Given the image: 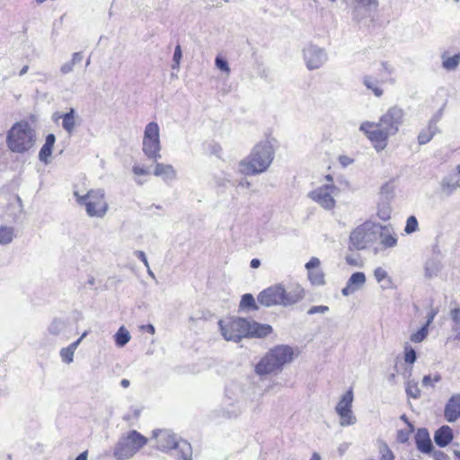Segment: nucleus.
<instances>
[{
  "mask_svg": "<svg viewBox=\"0 0 460 460\" xmlns=\"http://www.w3.org/2000/svg\"><path fill=\"white\" fill-rule=\"evenodd\" d=\"M404 111L398 106L390 107L380 118L378 122L364 121L359 130L364 133L376 151L381 152L388 146L390 136L398 133L403 122Z\"/></svg>",
  "mask_w": 460,
  "mask_h": 460,
  "instance_id": "f257e3e1",
  "label": "nucleus"
},
{
  "mask_svg": "<svg viewBox=\"0 0 460 460\" xmlns=\"http://www.w3.org/2000/svg\"><path fill=\"white\" fill-rule=\"evenodd\" d=\"M274 151L270 142L256 145L247 161L240 163V171L246 175L263 172L273 160Z\"/></svg>",
  "mask_w": 460,
  "mask_h": 460,
  "instance_id": "f03ea898",
  "label": "nucleus"
},
{
  "mask_svg": "<svg viewBox=\"0 0 460 460\" xmlns=\"http://www.w3.org/2000/svg\"><path fill=\"white\" fill-rule=\"evenodd\" d=\"M156 440V447L163 452L173 451V455L181 460H191L192 447L190 444L168 429H159L153 432Z\"/></svg>",
  "mask_w": 460,
  "mask_h": 460,
  "instance_id": "7ed1b4c3",
  "label": "nucleus"
},
{
  "mask_svg": "<svg viewBox=\"0 0 460 460\" xmlns=\"http://www.w3.org/2000/svg\"><path fill=\"white\" fill-rule=\"evenodd\" d=\"M35 141L34 130L28 123L17 122L8 131L6 143L13 153L22 154L32 147Z\"/></svg>",
  "mask_w": 460,
  "mask_h": 460,
  "instance_id": "20e7f679",
  "label": "nucleus"
},
{
  "mask_svg": "<svg viewBox=\"0 0 460 460\" xmlns=\"http://www.w3.org/2000/svg\"><path fill=\"white\" fill-rule=\"evenodd\" d=\"M74 196L79 205L85 206V210L89 217L102 218L106 215L109 206L105 200L103 190H91L85 195H80L75 190L74 191Z\"/></svg>",
  "mask_w": 460,
  "mask_h": 460,
  "instance_id": "39448f33",
  "label": "nucleus"
},
{
  "mask_svg": "<svg viewBox=\"0 0 460 460\" xmlns=\"http://www.w3.org/2000/svg\"><path fill=\"white\" fill-rule=\"evenodd\" d=\"M147 443V438L137 430H131L119 438L113 450V456L117 460H126L133 457L137 451Z\"/></svg>",
  "mask_w": 460,
  "mask_h": 460,
  "instance_id": "423d86ee",
  "label": "nucleus"
},
{
  "mask_svg": "<svg viewBox=\"0 0 460 460\" xmlns=\"http://www.w3.org/2000/svg\"><path fill=\"white\" fill-rule=\"evenodd\" d=\"M288 361V346L279 345L271 349L255 366L260 376L271 374L282 368Z\"/></svg>",
  "mask_w": 460,
  "mask_h": 460,
  "instance_id": "0eeeda50",
  "label": "nucleus"
},
{
  "mask_svg": "<svg viewBox=\"0 0 460 460\" xmlns=\"http://www.w3.org/2000/svg\"><path fill=\"white\" fill-rule=\"evenodd\" d=\"M378 233V224L371 221H366L354 228L349 237V249L354 250H364L368 245L372 244Z\"/></svg>",
  "mask_w": 460,
  "mask_h": 460,
  "instance_id": "6e6552de",
  "label": "nucleus"
},
{
  "mask_svg": "<svg viewBox=\"0 0 460 460\" xmlns=\"http://www.w3.org/2000/svg\"><path fill=\"white\" fill-rule=\"evenodd\" d=\"M222 336L226 341L239 342L247 337L249 320L243 317H229L218 322Z\"/></svg>",
  "mask_w": 460,
  "mask_h": 460,
  "instance_id": "1a4fd4ad",
  "label": "nucleus"
},
{
  "mask_svg": "<svg viewBox=\"0 0 460 460\" xmlns=\"http://www.w3.org/2000/svg\"><path fill=\"white\" fill-rule=\"evenodd\" d=\"M161 148L159 125L154 121L149 122L144 130L142 151L149 160L156 162L162 157Z\"/></svg>",
  "mask_w": 460,
  "mask_h": 460,
  "instance_id": "9d476101",
  "label": "nucleus"
},
{
  "mask_svg": "<svg viewBox=\"0 0 460 460\" xmlns=\"http://www.w3.org/2000/svg\"><path fill=\"white\" fill-rule=\"evenodd\" d=\"M257 301L265 307L285 306L288 304V293L284 285L275 284L261 291L257 296Z\"/></svg>",
  "mask_w": 460,
  "mask_h": 460,
  "instance_id": "9b49d317",
  "label": "nucleus"
},
{
  "mask_svg": "<svg viewBox=\"0 0 460 460\" xmlns=\"http://www.w3.org/2000/svg\"><path fill=\"white\" fill-rule=\"evenodd\" d=\"M391 75L390 66L387 63H382L375 75L364 76L363 84L375 96L381 97L384 94L382 85L389 81Z\"/></svg>",
  "mask_w": 460,
  "mask_h": 460,
  "instance_id": "f8f14e48",
  "label": "nucleus"
},
{
  "mask_svg": "<svg viewBox=\"0 0 460 460\" xmlns=\"http://www.w3.org/2000/svg\"><path fill=\"white\" fill-rule=\"evenodd\" d=\"M353 399V391L349 389L341 396L335 407L341 426H349L356 421V418L352 412Z\"/></svg>",
  "mask_w": 460,
  "mask_h": 460,
  "instance_id": "ddd939ff",
  "label": "nucleus"
},
{
  "mask_svg": "<svg viewBox=\"0 0 460 460\" xmlns=\"http://www.w3.org/2000/svg\"><path fill=\"white\" fill-rule=\"evenodd\" d=\"M333 184H325L310 192V197L327 209H332L335 206V200L332 194L336 190Z\"/></svg>",
  "mask_w": 460,
  "mask_h": 460,
  "instance_id": "4468645a",
  "label": "nucleus"
},
{
  "mask_svg": "<svg viewBox=\"0 0 460 460\" xmlns=\"http://www.w3.org/2000/svg\"><path fill=\"white\" fill-rule=\"evenodd\" d=\"M304 58L309 69H316L325 62L326 55L322 49L308 46L304 49Z\"/></svg>",
  "mask_w": 460,
  "mask_h": 460,
  "instance_id": "2eb2a0df",
  "label": "nucleus"
},
{
  "mask_svg": "<svg viewBox=\"0 0 460 460\" xmlns=\"http://www.w3.org/2000/svg\"><path fill=\"white\" fill-rule=\"evenodd\" d=\"M320 260L316 257H312L305 264V268L308 271V279L314 286H321L325 283V276L320 268Z\"/></svg>",
  "mask_w": 460,
  "mask_h": 460,
  "instance_id": "dca6fc26",
  "label": "nucleus"
},
{
  "mask_svg": "<svg viewBox=\"0 0 460 460\" xmlns=\"http://www.w3.org/2000/svg\"><path fill=\"white\" fill-rule=\"evenodd\" d=\"M444 416L448 422H454L460 418V394H455L448 400Z\"/></svg>",
  "mask_w": 460,
  "mask_h": 460,
  "instance_id": "f3484780",
  "label": "nucleus"
},
{
  "mask_svg": "<svg viewBox=\"0 0 460 460\" xmlns=\"http://www.w3.org/2000/svg\"><path fill=\"white\" fill-rule=\"evenodd\" d=\"M248 333L246 338H265L270 335L273 329L271 325L267 323H260L252 320H249Z\"/></svg>",
  "mask_w": 460,
  "mask_h": 460,
  "instance_id": "a211bd4d",
  "label": "nucleus"
},
{
  "mask_svg": "<svg viewBox=\"0 0 460 460\" xmlns=\"http://www.w3.org/2000/svg\"><path fill=\"white\" fill-rule=\"evenodd\" d=\"M378 233L384 248H393L397 244V236L390 226L378 225Z\"/></svg>",
  "mask_w": 460,
  "mask_h": 460,
  "instance_id": "6ab92c4d",
  "label": "nucleus"
},
{
  "mask_svg": "<svg viewBox=\"0 0 460 460\" xmlns=\"http://www.w3.org/2000/svg\"><path fill=\"white\" fill-rule=\"evenodd\" d=\"M154 163V175L161 177L164 181L176 180L177 172L172 164H164L157 161Z\"/></svg>",
  "mask_w": 460,
  "mask_h": 460,
  "instance_id": "aec40b11",
  "label": "nucleus"
},
{
  "mask_svg": "<svg viewBox=\"0 0 460 460\" xmlns=\"http://www.w3.org/2000/svg\"><path fill=\"white\" fill-rule=\"evenodd\" d=\"M416 445L420 451L430 453L433 449L429 435L425 429H418L415 436Z\"/></svg>",
  "mask_w": 460,
  "mask_h": 460,
  "instance_id": "412c9836",
  "label": "nucleus"
},
{
  "mask_svg": "<svg viewBox=\"0 0 460 460\" xmlns=\"http://www.w3.org/2000/svg\"><path fill=\"white\" fill-rule=\"evenodd\" d=\"M366 282V276L363 272L353 273L348 282L347 286L342 289V294L348 296L354 292L357 288L361 287Z\"/></svg>",
  "mask_w": 460,
  "mask_h": 460,
  "instance_id": "4be33fe9",
  "label": "nucleus"
},
{
  "mask_svg": "<svg viewBox=\"0 0 460 460\" xmlns=\"http://www.w3.org/2000/svg\"><path fill=\"white\" fill-rule=\"evenodd\" d=\"M437 132L436 121L430 120L428 125L421 128L418 134L417 140L419 145L422 146L429 143Z\"/></svg>",
  "mask_w": 460,
  "mask_h": 460,
  "instance_id": "5701e85b",
  "label": "nucleus"
},
{
  "mask_svg": "<svg viewBox=\"0 0 460 460\" xmlns=\"http://www.w3.org/2000/svg\"><path fill=\"white\" fill-rule=\"evenodd\" d=\"M453 439L452 429L448 426L439 428L434 436V440L438 447L447 446Z\"/></svg>",
  "mask_w": 460,
  "mask_h": 460,
  "instance_id": "b1692460",
  "label": "nucleus"
},
{
  "mask_svg": "<svg viewBox=\"0 0 460 460\" xmlns=\"http://www.w3.org/2000/svg\"><path fill=\"white\" fill-rule=\"evenodd\" d=\"M67 327V323L65 320L55 318L49 324L47 331L49 335L59 337L65 336Z\"/></svg>",
  "mask_w": 460,
  "mask_h": 460,
  "instance_id": "393cba45",
  "label": "nucleus"
},
{
  "mask_svg": "<svg viewBox=\"0 0 460 460\" xmlns=\"http://www.w3.org/2000/svg\"><path fill=\"white\" fill-rule=\"evenodd\" d=\"M62 127L66 132L72 134L75 128V111L71 108L68 112L60 116Z\"/></svg>",
  "mask_w": 460,
  "mask_h": 460,
  "instance_id": "a878e982",
  "label": "nucleus"
},
{
  "mask_svg": "<svg viewBox=\"0 0 460 460\" xmlns=\"http://www.w3.org/2000/svg\"><path fill=\"white\" fill-rule=\"evenodd\" d=\"M401 419H402L403 421H405V423L407 424V426H406V428L402 429H400V430H398V431H397V434H396V440H397V442L403 444V443H406V442L410 439V438H411V436L412 432L414 431V427H413V425H412V424L408 420V419H407V417H406L405 415H402V416L401 417Z\"/></svg>",
  "mask_w": 460,
  "mask_h": 460,
  "instance_id": "bb28decb",
  "label": "nucleus"
},
{
  "mask_svg": "<svg viewBox=\"0 0 460 460\" xmlns=\"http://www.w3.org/2000/svg\"><path fill=\"white\" fill-rule=\"evenodd\" d=\"M240 309L247 310V311H258L259 305L256 303L253 296L250 293L243 295L240 305Z\"/></svg>",
  "mask_w": 460,
  "mask_h": 460,
  "instance_id": "cd10ccee",
  "label": "nucleus"
},
{
  "mask_svg": "<svg viewBox=\"0 0 460 460\" xmlns=\"http://www.w3.org/2000/svg\"><path fill=\"white\" fill-rule=\"evenodd\" d=\"M130 333L124 327L121 326L114 335L115 343L118 347H124L130 341Z\"/></svg>",
  "mask_w": 460,
  "mask_h": 460,
  "instance_id": "c85d7f7f",
  "label": "nucleus"
},
{
  "mask_svg": "<svg viewBox=\"0 0 460 460\" xmlns=\"http://www.w3.org/2000/svg\"><path fill=\"white\" fill-rule=\"evenodd\" d=\"M442 66L447 70H455L460 63V53L455 54L452 57H447L446 54L442 56Z\"/></svg>",
  "mask_w": 460,
  "mask_h": 460,
  "instance_id": "c756f323",
  "label": "nucleus"
},
{
  "mask_svg": "<svg viewBox=\"0 0 460 460\" xmlns=\"http://www.w3.org/2000/svg\"><path fill=\"white\" fill-rule=\"evenodd\" d=\"M13 239V229L12 227H0V245L10 243Z\"/></svg>",
  "mask_w": 460,
  "mask_h": 460,
  "instance_id": "7c9ffc66",
  "label": "nucleus"
},
{
  "mask_svg": "<svg viewBox=\"0 0 460 460\" xmlns=\"http://www.w3.org/2000/svg\"><path fill=\"white\" fill-rule=\"evenodd\" d=\"M450 316L454 323L453 331L456 332V339L460 340V308L451 310Z\"/></svg>",
  "mask_w": 460,
  "mask_h": 460,
  "instance_id": "2f4dec72",
  "label": "nucleus"
},
{
  "mask_svg": "<svg viewBox=\"0 0 460 460\" xmlns=\"http://www.w3.org/2000/svg\"><path fill=\"white\" fill-rule=\"evenodd\" d=\"M53 146L44 143V145L41 146L40 153H39V159L44 163L45 164H48L49 163V157L52 154Z\"/></svg>",
  "mask_w": 460,
  "mask_h": 460,
  "instance_id": "473e14b6",
  "label": "nucleus"
},
{
  "mask_svg": "<svg viewBox=\"0 0 460 460\" xmlns=\"http://www.w3.org/2000/svg\"><path fill=\"white\" fill-rule=\"evenodd\" d=\"M429 334V328L427 325H423L419 331L412 333L410 337L411 342L420 343L423 341Z\"/></svg>",
  "mask_w": 460,
  "mask_h": 460,
  "instance_id": "72a5a7b5",
  "label": "nucleus"
},
{
  "mask_svg": "<svg viewBox=\"0 0 460 460\" xmlns=\"http://www.w3.org/2000/svg\"><path fill=\"white\" fill-rule=\"evenodd\" d=\"M419 228V223L417 218L414 216H411L406 220V226L404 228V232L406 234H412L416 232Z\"/></svg>",
  "mask_w": 460,
  "mask_h": 460,
  "instance_id": "f704fd0d",
  "label": "nucleus"
},
{
  "mask_svg": "<svg viewBox=\"0 0 460 460\" xmlns=\"http://www.w3.org/2000/svg\"><path fill=\"white\" fill-rule=\"evenodd\" d=\"M403 358H404V361L405 363L407 364H413L416 360V352L415 350L409 345H406L404 347V351H403Z\"/></svg>",
  "mask_w": 460,
  "mask_h": 460,
  "instance_id": "c9c22d12",
  "label": "nucleus"
},
{
  "mask_svg": "<svg viewBox=\"0 0 460 460\" xmlns=\"http://www.w3.org/2000/svg\"><path fill=\"white\" fill-rule=\"evenodd\" d=\"M59 354L64 363L70 364L74 361L75 353L68 347L62 348Z\"/></svg>",
  "mask_w": 460,
  "mask_h": 460,
  "instance_id": "e433bc0d",
  "label": "nucleus"
},
{
  "mask_svg": "<svg viewBox=\"0 0 460 460\" xmlns=\"http://www.w3.org/2000/svg\"><path fill=\"white\" fill-rule=\"evenodd\" d=\"M215 65L220 71L225 72L227 75L230 73V67L227 60L222 58L221 56L216 57Z\"/></svg>",
  "mask_w": 460,
  "mask_h": 460,
  "instance_id": "4c0bfd02",
  "label": "nucleus"
},
{
  "mask_svg": "<svg viewBox=\"0 0 460 460\" xmlns=\"http://www.w3.org/2000/svg\"><path fill=\"white\" fill-rule=\"evenodd\" d=\"M406 392L407 394L412 398H418L420 396V390L416 383H408Z\"/></svg>",
  "mask_w": 460,
  "mask_h": 460,
  "instance_id": "58836bf2",
  "label": "nucleus"
},
{
  "mask_svg": "<svg viewBox=\"0 0 460 460\" xmlns=\"http://www.w3.org/2000/svg\"><path fill=\"white\" fill-rule=\"evenodd\" d=\"M182 54H181V49L180 45H177L174 49L172 61L173 64L172 65V69H178L180 66V62L181 59Z\"/></svg>",
  "mask_w": 460,
  "mask_h": 460,
  "instance_id": "ea45409f",
  "label": "nucleus"
},
{
  "mask_svg": "<svg viewBox=\"0 0 460 460\" xmlns=\"http://www.w3.org/2000/svg\"><path fill=\"white\" fill-rule=\"evenodd\" d=\"M377 216L383 220H388L391 217V208L388 206L379 207Z\"/></svg>",
  "mask_w": 460,
  "mask_h": 460,
  "instance_id": "a19ab883",
  "label": "nucleus"
},
{
  "mask_svg": "<svg viewBox=\"0 0 460 460\" xmlns=\"http://www.w3.org/2000/svg\"><path fill=\"white\" fill-rule=\"evenodd\" d=\"M345 261L347 264L352 267H361L363 264L359 257H355L352 255L346 256Z\"/></svg>",
  "mask_w": 460,
  "mask_h": 460,
  "instance_id": "79ce46f5",
  "label": "nucleus"
},
{
  "mask_svg": "<svg viewBox=\"0 0 460 460\" xmlns=\"http://www.w3.org/2000/svg\"><path fill=\"white\" fill-rule=\"evenodd\" d=\"M381 459L382 460H394V453L391 451V449L385 445L381 450Z\"/></svg>",
  "mask_w": 460,
  "mask_h": 460,
  "instance_id": "37998d69",
  "label": "nucleus"
},
{
  "mask_svg": "<svg viewBox=\"0 0 460 460\" xmlns=\"http://www.w3.org/2000/svg\"><path fill=\"white\" fill-rule=\"evenodd\" d=\"M374 275L377 282H381L387 278V272L380 267L375 270Z\"/></svg>",
  "mask_w": 460,
  "mask_h": 460,
  "instance_id": "c03bdc74",
  "label": "nucleus"
},
{
  "mask_svg": "<svg viewBox=\"0 0 460 460\" xmlns=\"http://www.w3.org/2000/svg\"><path fill=\"white\" fill-rule=\"evenodd\" d=\"M358 4L361 7L371 8L376 7L378 4L377 0H356Z\"/></svg>",
  "mask_w": 460,
  "mask_h": 460,
  "instance_id": "a18cd8bd",
  "label": "nucleus"
},
{
  "mask_svg": "<svg viewBox=\"0 0 460 460\" xmlns=\"http://www.w3.org/2000/svg\"><path fill=\"white\" fill-rule=\"evenodd\" d=\"M74 64L69 61V62H66L65 64H63L60 67V72L63 74V75H66V74H69L71 73L73 70H74Z\"/></svg>",
  "mask_w": 460,
  "mask_h": 460,
  "instance_id": "49530a36",
  "label": "nucleus"
},
{
  "mask_svg": "<svg viewBox=\"0 0 460 460\" xmlns=\"http://www.w3.org/2000/svg\"><path fill=\"white\" fill-rule=\"evenodd\" d=\"M328 307L324 305H319V306H313L308 310V314H323L328 311Z\"/></svg>",
  "mask_w": 460,
  "mask_h": 460,
  "instance_id": "de8ad7c7",
  "label": "nucleus"
},
{
  "mask_svg": "<svg viewBox=\"0 0 460 460\" xmlns=\"http://www.w3.org/2000/svg\"><path fill=\"white\" fill-rule=\"evenodd\" d=\"M87 335V332H84L79 339L75 341L72 342L69 346H67L74 353L75 349L78 348L79 344L82 342L83 339Z\"/></svg>",
  "mask_w": 460,
  "mask_h": 460,
  "instance_id": "09e8293b",
  "label": "nucleus"
},
{
  "mask_svg": "<svg viewBox=\"0 0 460 460\" xmlns=\"http://www.w3.org/2000/svg\"><path fill=\"white\" fill-rule=\"evenodd\" d=\"M87 335V332H84L79 339L75 341L72 342L69 346H67L74 353L75 349L78 348L79 344L82 342L83 339Z\"/></svg>",
  "mask_w": 460,
  "mask_h": 460,
  "instance_id": "8fccbe9b",
  "label": "nucleus"
},
{
  "mask_svg": "<svg viewBox=\"0 0 460 460\" xmlns=\"http://www.w3.org/2000/svg\"><path fill=\"white\" fill-rule=\"evenodd\" d=\"M133 172L136 174V175H146L149 173V172L147 171V169L142 167V166H138V165H135L133 166V169H132Z\"/></svg>",
  "mask_w": 460,
  "mask_h": 460,
  "instance_id": "3c124183",
  "label": "nucleus"
},
{
  "mask_svg": "<svg viewBox=\"0 0 460 460\" xmlns=\"http://www.w3.org/2000/svg\"><path fill=\"white\" fill-rule=\"evenodd\" d=\"M135 255L145 264L146 268H148V261L146 256V253L143 251H136Z\"/></svg>",
  "mask_w": 460,
  "mask_h": 460,
  "instance_id": "603ef678",
  "label": "nucleus"
},
{
  "mask_svg": "<svg viewBox=\"0 0 460 460\" xmlns=\"http://www.w3.org/2000/svg\"><path fill=\"white\" fill-rule=\"evenodd\" d=\"M436 271H437V267H436V265H435V264H431V266H430V267H429V266H428V267L426 268L425 276H426L427 278H431V277H433L434 275H436V274H437V272H436Z\"/></svg>",
  "mask_w": 460,
  "mask_h": 460,
  "instance_id": "864d4df0",
  "label": "nucleus"
},
{
  "mask_svg": "<svg viewBox=\"0 0 460 460\" xmlns=\"http://www.w3.org/2000/svg\"><path fill=\"white\" fill-rule=\"evenodd\" d=\"M438 314V311L435 310V309H431L428 314V319H427V322L424 325H427V328H429V326L431 324V323L433 322L436 314Z\"/></svg>",
  "mask_w": 460,
  "mask_h": 460,
  "instance_id": "5fc2aeb1",
  "label": "nucleus"
},
{
  "mask_svg": "<svg viewBox=\"0 0 460 460\" xmlns=\"http://www.w3.org/2000/svg\"><path fill=\"white\" fill-rule=\"evenodd\" d=\"M339 161L342 164V166H347V165L352 164L353 159L347 155H341L339 157Z\"/></svg>",
  "mask_w": 460,
  "mask_h": 460,
  "instance_id": "6e6d98bb",
  "label": "nucleus"
},
{
  "mask_svg": "<svg viewBox=\"0 0 460 460\" xmlns=\"http://www.w3.org/2000/svg\"><path fill=\"white\" fill-rule=\"evenodd\" d=\"M83 60V54L81 52H75L72 56L71 62L74 65L80 63Z\"/></svg>",
  "mask_w": 460,
  "mask_h": 460,
  "instance_id": "4d7b16f0",
  "label": "nucleus"
},
{
  "mask_svg": "<svg viewBox=\"0 0 460 460\" xmlns=\"http://www.w3.org/2000/svg\"><path fill=\"white\" fill-rule=\"evenodd\" d=\"M55 142H56V137L54 134L50 133L46 137L45 143L54 146Z\"/></svg>",
  "mask_w": 460,
  "mask_h": 460,
  "instance_id": "13d9d810",
  "label": "nucleus"
},
{
  "mask_svg": "<svg viewBox=\"0 0 460 460\" xmlns=\"http://www.w3.org/2000/svg\"><path fill=\"white\" fill-rule=\"evenodd\" d=\"M250 266L252 269H257V268H259L261 266V261L259 259H257V258H254V259H252L251 261Z\"/></svg>",
  "mask_w": 460,
  "mask_h": 460,
  "instance_id": "bf43d9fd",
  "label": "nucleus"
},
{
  "mask_svg": "<svg viewBox=\"0 0 460 460\" xmlns=\"http://www.w3.org/2000/svg\"><path fill=\"white\" fill-rule=\"evenodd\" d=\"M241 412V410L239 407L237 408H234L231 412L230 411H227V414H228V417L232 418V417H236L240 414Z\"/></svg>",
  "mask_w": 460,
  "mask_h": 460,
  "instance_id": "052dcab7",
  "label": "nucleus"
},
{
  "mask_svg": "<svg viewBox=\"0 0 460 460\" xmlns=\"http://www.w3.org/2000/svg\"><path fill=\"white\" fill-rule=\"evenodd\" d=\"M143 328L145 330H146V332H148L151 334H154L155 332V329L154 325H152V324H146V325L143 326Z\"/></svg>",
  "mask_w": 460,
  "mask_h": 460,
  "instance_id": "680f3d73",
  "label": "nucleus"
},
{
  "mask_svg": "<svg viewBox=\"0 0 460 460\" xmlns=\"http://www.w3.org/2000/svg\"><path fill=\"white\" fill-rule=\"evenodd\" d=\"M251 184H252V182L248 180L241 181L239 183L240 186H242L243 188H247V189L250 188Z\"/></svg>",
  "mask_w": 460,
  "mask_h": 460,
  "instance_id": "e2e57ef3",
  "label": "nucleus"
},
{
  "mask_svg": "<svg viewBox=\"0 0 460 460\" xmlns=\"http://www.w3.org/2000/svg\"><path fill=\"white\" fill-rule=\"evenodd\" d=\"M87 456H88L87 451H84L75 460H87Z\"/></svg>",
  "mask_w": 460,
  "mask_h": 460,
  "instance_id": "0e129e2a",
  "label": "nucleus"
},
{
  "mask_svg": "<svg viewBox=\"0 0 460 460\" xmlns=\"http://www.w3.org/2000/svg\"><path fill=\"white\" fill-rule=\"evenodd\" d=\"M129 384H130V382H129V380H128V379H122V380L120 381V385H121V386H122V387H124V388L128 387V386H129Z\"/></svg>",
  "mask_w": 460,
  "mask_h": 460,
  "instance_id": "69168bd1",
  "label": "nucleus"
},
{
  "mask_svg": "<svg viewBox=\"0 0 460 460\" xmlns=\"http://www.w3.org/2000/svg\"><path fill=\"white\" fill-rule=\"evenodd\" d=\"M28 69H29V66H24L21 69V71H20V73H19V75H21V76H22V75H25V74L27 73Z\"/></svg>",
  "mask_w": 460,
  "mask_h": 460,
  "instance_id": "338daca9",
  "label": "nucleus"
},
{
  "mask_svg": "<svg viewBox=\"0 0 460 460\" xmlns=\"http://www.w3.org/2000/svg\"><path fill=\"white\" fill-rule=\"evenodd\" d=\"M309 460H321V456L318 453H314Z\"/></svg>",
  "mask_w": 460,
  "mask_h": 460,
  "instance_id": "774afa93",
  "label": "nucleus"
}]
</instances>
